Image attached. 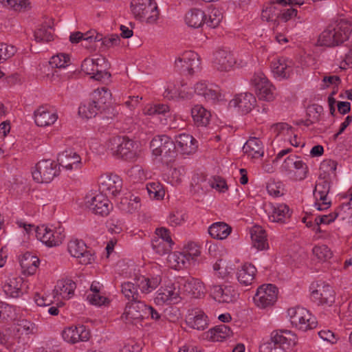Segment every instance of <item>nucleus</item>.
I'll list each match as a JSON object with an SVG mask.
<instances>
[{
	"label": "nucleus",
	"mask_w": 352,
	"mask_h": 352,
	"mask_svg": "<svg viewBox=\"0 0 352 352\" xmlns=\"http://www.w3.org/2000/svg\"><path fill=\"white\" fill-rule=\"evenodd\" d=\"M162 282L160 275H135L133 281L124 282L121 285V292L124 297L133 302L142 300L146 294L155 290Z\"/></svg>",
	"instance_id": "obj_1"
},
{
	"label": "nucleus",
	"mask_w": 352,
	"mask_h": 352,
	"mask_svg": "<svg viewBox=\"0 0 352 352\" xmlns=\"http://www.w3.org/2000/svg\"><path fill=\"white\" fill-rule=\"evenodd\" d=\"M352 32L351 23L346 19L333 20L320 34L318 43L320 46L333 47L348 41Z\"/></svg>",
	"instance_id": "obj_2"
},
{
	"label": "nucleus",
	"mask_w": 352,
	"mask_h": 352,
	"mask_svg": "<svg viewBox=\"0 0 352 352\" xmlns=\"http://www.w3.org/2000/svg\"><path fill=\"white\" fill-rule=\"evenodd\" d=\"M296 344V336L290 331L274 330L270 338L259 346V352H287L292 344Z\"/></svg>",
	"instance_id": "obj_3"
},
{
	"label": "nucleus",
	"mask_w": 352,
	"mask_h": 352,
	"mask_svg": "<svg viewBox=\"0 0 352 352\" xmlns=\"http://www.w3.org/2000/svg\"><path fill=\"white\" fill-rule=\"evenodd\" d=\"M106 146L111 153L118 158L132 161L137 157L136 142L126 136L111 137Z\"/></svg>",
	"instance_id": "obj_4"
},
{
	"label": "nucleus",
	"mask_w": 352,
	"mask_h": 352,
	"mask_svg": "<svg viewBox=\"0 0 352 352\" xmlns=\"http://www.w3.org/2000/svg\"><path fill=\"white\" fill-rule=\"evenodd\" d=\"M150 148L153 155L161 157V160L166 164L171 162L177 155L174 141L167 135L154 137L150 143Z\"/></svg>",
	"instance_id": "obj_5"
},
{
	"label": "nucleus",
	"mask_w": 352,
	"mask_h": 352,
	"mask_svg": "<svg viewBox=\"0 0 352 352\" xmlns=\"http://www.w3.org/2000/svg\"><path fill=\"white\" fill-rule=\"evenodd\" d=\"M131 8L136 19L146 20L147 23L153 24L159 18V10L155 0H132Z\"/></svg>",
	"instance_id": "obj_6"
},
{
	"label": "nucleus",
	"mask_w": 352,
	"mask_h": 352,
	"mask_svg": "<svg viewBox=\"0 0 352 352\" xmlns=\"http://www.w3.org/2000/svg\"><path fill=\"white\" fill-rule=\"evenodd\" d=\"M287 314L291 323L298 329L306 331L316 327L317 321L314 316L305 308L296 307L289 308Z\"/></svg>",
	"instance_id": "obj_7"
},
{
	"label": "nucleus",
	"mask_w": 352,
	"mask_h": 352,
	"mask_svg": "<svg viewBox=\"0 0 352 352\" xmlns=\"http://www.w3.org/2000/svg\"><path fill=\"white\" fill-rule=\"evenodd\" d=\"M281 171L289 177L301 181L305 179L308 173V166L299 156L290 155L287 157L280 166Z\"/></svg>",
	"instance_id": "obj_8"
},
{
	"label": "nucleus",
	"mask_w": 352,
	"mask_h": 352,
	"mask_svg": "<svg viewBox=\"0 0 352 352\" xmlns=\"http://www.w3.org/2000/svg\"><path fill=\"white\" fill-rule=\"evenodd\" d=\"M59 168L58 164L51 160L39 161L32 172V177L37 183H49L54 177L58 175Z\"/></svg>",
	"instance_id": "obj_9"
},
{
	"label": "nucleus",
	"mask_w": 352,
	"mask_h": 352,
	"mask_svg": "<svg viewBox=\"0 0 352 352\" xmlns=\"http://www.w3.org/2000/svg\"><path fill=\"white\" fill-rule=\"evenodd\" d=\"M199 56L193 51L185 52L175 62L177 71L185 75H193L200 69Z\"/></svg>",
	"instance_id": "obj_10"
},
{
	"label": "nucleus",
	"mask_w": 352,
	"mask_h": 352,
	"mask_svg": "<svg viewBox=\"0 0 352 352\" xmlns=\"http://www.w3.org/2000/svg\"><path fill=\"white\" fill-rule=\"evenodd\" d=\"M35 234L36 238L48 247L59 245L65 237L61 227L52 229L45 225L36 227Z\"/></svg>",
	"instance_id": "obj_11"
},
{
	"label": "nucleus",
	"mask_w": 352,
	"mask_h": 352,
	"mask_svg": "<svg viewBox=\"0 0 352 352\" xmlns=\"http://www.w3.org/2000/svg\"><path fill=\"white\" fill-rule=\"evenodd\" d=\"M85 206L92 213L102 217L107 216L113 209V204L102 193L94 197L86 196Z\"/></svg>",
	"instance_id": "obj_12"
},
{
	"label": "nucleus",
	"mask_w": 352,
	"mask_h": 352,
	"mask_svg": "<svg viewBox=\"0 0 352 352\" xmlns=\"http://www.w3.org/2000/svg\"><path fill=\"white\" fill-rule=\"evenodd\" d=\"M278 288L272 284H264L258 287L254 302L260 308L272 306L277 300Z\"/></svg>",
	"instance_id": "obj_13"
},
{
	"label": "nucleus",
	"mask_w": 352,
	"mask_h": 352,
	"mask_svg": "<svg viewBox=\"0 0 352 352\" xmlns=\"http://www.w3.org/2000/svg\"><path fill=\"white\" fill-rule=\"evenodd\" d=\"M310 298L318 305L331 306L335 302L336 293L331 286L324 282L317 283Z\"/></svg>",
	"instance_id": "obj_14"
},
{
	"label": "nucleus",
	"mask_w": 352,
	"mask_h": 352,
	"mask_svg": "<svg viewBox=\"0 0 352 352\" xmlns=\"http://www.w3.org/2000/svg\"><path fill=\"white\" fill-rule=\"evenodd\" d=\"M178 289L182 294L190 295L193 298H199L205 294V286L199 279L192 277L181 278L177 281Z\"/></svg>",
	"instance_id": "obj_15"
},
{
	"label": "nucleus",
	"mask_w": 352,
	"mask_h": 352,
	"mask_svg": "<svg viewBox=\"0 0 352 352\" xmlns=\"http://www.w3.org/2000/svg\"><path fill=\"white\" fill-rule=\"evenodd\" d=\"M99 188L106 196L116 197L122 190V180L117 175H102L98 181Z\"/></svg>",
	"instance_id": "obj_16"
},
{
	"label": "nucleus",
	"mask_w": 352,
	"mask_h": 352,
	"mask_svg": "<svg viewBox=\"0 0 352 352\" xmlns=\"http://www.w3.org/2000/svg\"><path fill=\"white\" fill-rule=\"evenodd\" d=\"M67 250L72 256L79 259L81 264L87 265L94 261V255L91 252V250L88 249L82 240H71L68 243Z\"/></svg>",
	"instance_id": "obj_17"
},
{
	"label": "nucleus",
	"mask_w": 352,
	"mask_h": 352,
	"mask_svg": "<svg viewBox=\"0 0 352 352\" xmlns=\"http://www.w3.org/2000/svg\"><path fill=\"white\" fill-rule=\"evenodd\" d=\"M270 221L284 223L289 220L292 211L285 204L270 203L266 210Z\"/></svg>",
	"instance_id": "obj_18"
},
{
	"label": "nucleus",
	"mask_w": 352,
	"mask_h": 352,
	"mask_svg": "<svg viewBox=\"0 0 352 352\" xmlns=\"http://www.w3.org/2000/svg\"><path fill=\"white\" fill-rule=\"evenodd\" d=\"M199 254L200 252L197 250L193 254L188 252H175L168 254V261L172 268L179 270L187 267Z\"/></svg>",
	"instance_id": "obj_19"
},
{
	"label": "nucleus",
	"mask_w": 352,
	"mask_h": 352,
	"mask_svg": "<svg viewBox=\"0 0 352 352\" xmlns=\"http://www.w3.org/2000/svg\"><path fill=\"white\" fill-rule=\"evenodd\" d=\"M210 292L215 300L222 303L232 302L239 296L237 292L231 285H213Z\"/></svg>",
	"instance_id": "obj_20"
},
{
	"label": "nucleus",
	"mask_w": 352,
	"mask_h": 352,
	"mask_svg": "<svg viewBox=\"0 0 352 352\" xmlns=\"http://www.w3.org/2000/svg\"><path fill=\"white\" fill-rule=\"evenodd\" d=\"M175 151L182 155H191L197 149V141L191 135L180 133L175 136Z\"/></svg>",
	"instance_id": "obj_21"
},
{
	"label": "nucleus",
	"mask_w": 352,
	"mask_h": 352,
	"mask_svg": "<svg viewBox=\"0 0 352 352\" xmlns=\"http://www.w3.org/2000/svg\"><path fill=\"white\" fill-rule=\"evenodd\" d=\"M62 337L68 343L75 344L79 341L86 342L90 338V332L85 325L69 327L65 329Z\"/></svg>",
	"instance_id": "obj_22"
},
{
	"label": "nucleus",
	"mask_w": 352,
	"mask_h": 352,
	"mask_svg": "<svg viewBox=\"0 0 352 352\" xmlns=\"http://www.w3.org/2000/svg\"><path fill=\"white\" fill-rule=\"evenodd\" d=\"M213 66L221 72L229 71L235 65L236 60L233 54L225 50H219L214 54Z\"/></svg>",
	"instance_id": "obj_23"
},
{
	"label": "nucleus",
	"mask_w": 352,
	"mask_h": 352,
	"mask_svg": "<svg viewBox=\"0 0 352 352\" xmlns=\"http://www.w3.org/2000/svg\"><path fill=\"white\" fill-rule=\"evenodd\" d=\"M59 166L67 170H78L80 168L81 157L72 149H67L59 153L57 157Z\"/></svg>",
	"instance_id": "obj_24"
},
{
	"label": "nucleus",
	"mask_w": 352,
	"mask_h": 352,
	"mask_svg": "<svg viewBox=\"0 0 352 352\" xmlns=\"http://www.w3.org/2000/svg\"><path fill=\"white\" fill-rule=\"evenodd\" d=\"M187 325L197 330H204L208 327L207 316L199 309H195L188 311L186 316Z\"/></svg>",
	"instance_id": "obj_25"
},
{
	"label": "nucleus",
	"mask_w": 352,
	"mask_h": 352,
	"mask_svg": "<svg viewBox=\"0 0 352 352\" xmlns=\"http://www.w3.org/2000/svg\"><path fill=\"white\" fill-rule=\"evenodd\" d=\"M256 268L251 263H246L238 268L236 278L242 286L251 285L254 280L256 274Z\"/></svg>",
	"instance_id": "obj_26"
},
{
	"label": "nucleus",
	"mask_w": 352,
	"mask_h": 352,
	"mask_svg": "<svg viewBox=\"0 0 352 352\" xmlns=\"http://www.w3.org/2000/svg\"><path fill=\"white\" fill-rule=\"evenodd\" d=\"M256 98L252 94H240L230 100V105L238 107L243 113H249L254 107L256 102Z\"/></svg>",
	"instance_id": "obj_27"
},
{
	"label": "nucleus",
	"mask_w": 352,
	"mask_h": 352,
	"mask_svg": "<svg viewBox=\"0 0 352 352\" xmlns=\"http://www.w3.org/2000/svg\"><path fill=\"white\" fill-rule=\"evenodd\" d=\"M56 113L50 111L45 107H40L34 111V121L38 126H47L53 124L57 120Z\"/></svg>",
	"instance_id": "obj_28"
},
{
	"label": "nucleus",
	"mask_w": 352,
	"mask_h": 352,
	"mask_svg": "<svg viewBox=\"0 0 352 352\" xmlns=\"http://www.w3.org/2000/svg\"><path fill=\"white\" fill-rule=\"evenodd\" d=\"M146 304L142 301L128 302L124 315L126 320H135L144 319Z\"/></svg>",
	"instance_id": "obj_29"
},
{
	"label": "nucleus",
	"mask_w": 352,
	"mask_h": 352,
	"mask_svg": "<svg viewBox=\"0 0 352 352\" xmlns=\"http://www.w3.org/2000/svg\"><path fill=\"white\" fill-rule=\"evenodd\" d=\"M19 263L24 274H34L39 265V258L32 253L27 252L19 257Z\"/></svg>",
	"instance_id": "obj_30"
},
{
	"label": "nucleus",
	"mask_w": 352,
	"mask_h": 352,
	"mask_svg": "<svg viewBox=\"0 0 352 352\" xmlns=\"http://www.w3.org/2000/svg\"><path fill=\"white\" fill-rule=\"evenodd\" d=\"M292 62L284 58H279L272 62V70L276 77L281 78H289L293 69Z\"/></svg>",
	"instance_id": "obj_31"
},
{
	"label": "nucleus",
	"mask_w": 352,
	"mask_h": 352,
	"mask_svg": "<svg viewBox=\"0 0 352 352\" xmlns=\"http://www.w3.org/2000/svg\"><path fill=\"white\" fill-rule=\"evenodd\" d=\"M244 153L252 158H259L264 154L261 141L256 138H250L243 145Z\"/></svg>",
	"instance_id": "obj_32"
},
{
	"label": "nucleus",
	"mask_w": 352,
	"mask_h": 352,
	"mask_svg": "<svg viewBox=\"0 0 352 352\" xmlns=\"http://www.w3.org/2000/svg\"><path fill=\"white\" fill-rule=\"evenodd\" d=\"M205 12L198 8L190 9L185 15V22L190 28H198L205 25Z\"/></svg>",
	"instance_id": "obj_33"
},
{
	"label": "nucleus",
	"mask_w": 352,
	"mask_h": 352,
	"mask_svg": "<svg viewBox=\"0 0 352 352\" xmlns=\"http://www.w3.org/2000/svg\"><path fill=\"white\" fill-rule=\"evenodd\" d=\"M102 39V34L97 33L95 30H91L87 32L85 34H82L80 32H75L70 34L69 41L72 43H78L82 41L85 42L82 44L84 47H89L87 43H91L93 42L99 41Z\"/></svg>",
	"instance_id": "obj_34"
},
{
	"label": "nucleus",
	"mask_w": 352,
	"mask_h": 352,
	"mask_svg": "<svg viewBox=\"0 0 352 352\" xmlns=\"http://www.w3.org/2000/svg\"><path fill=\"white\" fill-rule=\"evenodd\" d=\"M76 284L71 279H63L57 282L54 291L64 299H69L74 294Z\"/></svg>",
	"instance_id": "obj_35"
},
{
	"label": "nucleus",
	"mask_w": 352,
	"mask_h": 352,
	"mask_svg": "<svg viewBox=\"0 0 352 352\" xmlns=\"http://www.w3.org/2000/svg\"><path fill=\"white\" fill-rule=\"evenodd\" d=\"M145 113L148 116H158L163 124H167L168 118L171 116L170 107L165 104L151 105L146 108Z\"/></svg>",
	"instance_id": "obj_36"
},
{
	"label": "nucleus",
	"mask_w": 352,
	"mask_h": 352,
	"mask_svg": "<svg viewBox=\"0 0 352 352\" xmlns=\"http://www.w3.org/2000/svg\"><path fill=\"white\" fill-rule=\"evenodd\" d=\"M330 189V178H326L325 176L322 177V174H320L314 190V195L316 200L324 201L327 199Z\"/></svg>",
	"instance_id": "obj_37"
},
{
	"label": "nucleus",
	"mask_w": 352,
	"mask_h": 352,
	"mask_svg": "<svg viewBox=\"0 0 352 352\" xmlns=\"http://www.w3.org/2000/svg\"><path fill=\"white\" fill-rule=\"evenodd\" d=\"M23 280L21 278L9 279L3 286V290L7 296L10 298H19L23 295L21 286Z\"/></svg>",
	"instance_id": "obj_38"
},
{
	"label": "nucleus",
	"mask_w": 352,
	"mask_h": 352,
	"mask_svg": "<svg viewBox=\"0 0 352 352\" xmlns=\"http://www.w3.org/2000/svg\"><path fill=\"white\" fill-rule=\"evenodd\" d=\"M280 9L276 5L270 3L265 9H263L261 19L267 22H272V28L277 31L279 23Z\"/></svg>",
	"instance_id": "obj_39"
},
{
	"label": "nucleus",
	"mask_w": 352,
	"mask_h": 352,
	"mask_svg": "<svg viewBox=\"0 0 352 352\" xmlns=\"http://www.w3.org/2000/svg\"><path fill=\"white\" fill-rule=\"evenodd\" d=\"M232 232V228L224 222H216L208 228V233L215 239H225Z\"/></svg>",
	"instance_id": "obj_40"
},
{
	"label": "nucleus",
	"mask_w": 352,
	"mask_h": 352,
	"mask_svg": "<svg viewBox=\"0 0 352 352\" xmlns=\"http://www.w3.org/2000/svg\"><path fill=\"white\" fill-rule=\"evenodd\" d=\"M251 239L253 246L258 250H263L268 248L265 231L261 227L256 226L253 228L251 231Z\"/></svg>",
	"instance_id": "obj_41"
},
{
	"label": "nucleus",
	"mask_w": 352,
	"mask_h": 352,
	"mask_svg": "<svg viewBox=\"0 0 352 352\" xmlns=\"http://www.w3.org/2000/svg\"><path fill=\"white\" fill-rule=\"evenodd\" d=\"M191 115L195 123L198 126H207L211 117L210 112L201 105H195L191 109Z\"/></svg>",
	"instance_id": "obj_42"
},
{
	"label": "nucleus",
	"mask_w": 352,
	"mask_h": 352,
	"mask_svg": "<svg viewBox=\"0 0 352 352\" xmlns=\"http://www.w3.org/2000/svg\"><path fill=\"white\" fill-rule=\"evenodd\" d=\"M109 66V65L104 57L100 56L96 58L94 76H92V78L98 81L105 78L108 79L111 76L110 73L107 72Z\"/></svg>",
	"instance_id": "obj_43"
},
{
	"label": "nucleus",
	"mask_w": 352,
	"mask_h": 352,
	"mask_svg": "<svg viewBox=\"0 0 352 352\" xmlns=\"http://www.w3.org/2000/svg\"><path fill=\"white\" fill-rule=\"evenodd\" d=\"M91 99L100 107L101 110H104L105 105L111 100V93L109 89L103 87L94 91L91 94Z\"/></svg>",
	"instance_id": "obj_44"
},
{
	"label": "nucleus",
	"mask_w": 352,
	"mask_h": 352,
	"mask_svg": "<svg viewBox=\"0 0 352 352\" xmlns=\"http://www.w3.org/2000/svg\"><path fill=\"white\" fill-rule=\"evenodd\" d=\"M140 198L139 197H122L118 207L124 212L133 213L140 208Z\"/></svg>",
	"instance_id": "obj_45"
},
{
	"label": "nucleus",
	"mask_w": 352,
	"mask_h": 352,
	"mask_svg": "<svg viewBox=\"0 0 352 352\" xmlns=\"http://www.w3.org/2000/svg\"><path fill=\"white\" fill-rule=\"evenodd\" d=\"M175 289V287H174L173 289L171 287H167L163 289H160L158 291L157 298L161 300L163 302H177L178 299H182V297H180V294H182V293L178 289V291L176 292Z\"/></svg>",
	"instance_id": "obj_46"
},
{
	"label": "nucleus",
	"mask_w": 352,
	"mask_h": 352,
	"mask_svg": "<svg viewBox=\"0 0 352 352\" xmlns=\"http://www.w3.org/2000/svg\"><path fill=\"white\" fill-rule=\"evenodd\" d=\"M101 111L100 107H98L92 99L87 103L81 104L78 108L79 115L87 119L95 117Z\"/></svg>",
	"instance_id": "obj_47"
},
{
	"label": "nucleus",
	"mask_w": 352,
	"mask_h": 352,
	"mask_svg": "<svg viewBox=\"0 0 352 352\" xmlns=\"http://www.w3.org/2000/svg\"><path fill=\"white\" fill-rule=\"evenodd\" d=\"M211 338L214 341H222L232 336L231 329L226 324H220L210 329Z\"/></svg>",
	"instance_id": "obj_48"
},
{
	"label": "nucleus",
	"mask_w": 352,
	"mask_h": 352,
	"mask_svg": "<svg viewBox=\"0 0 352 352\" xmlns=\"http://www.w3.org/2000/svg\"><path fill=\"white\" fill-rule=\"evenodd\" d=\"M223 19V13L218 8H212L205 17V25L210 28H217Z\"/></svg>",
	"instance_id": "obj_49"
},
{
	"label": "nucleus",
	"mask_w": 352,
	"mask_h": 352,
	"mask_svg": "<svg viewBox=\"0 0 352 352\" xmlns=\"http://www.w3.org/2000/svg\"><path fill=\"white\" fill-rule=\"evenodd\" d=\"M34 36L36 42H50L53 40L52 28L50 25H41L34 31Z\"/></svg>",
	"instance_id": "obj_50"
},
{
	"label": "nucleus",
	"mask_w": 352,
	"mask_h": 352,
	"mask_svg": "<svg viewBox=\"0 0 352 352\" xmlns=\"http://www.w3.org/2000/svg\"><path fill=\"white\" fill-rule=\"evenodd\" d=\"M146 189L151 198L161 199L164 197L165 191L162 185L157 182L148 183L146 184Z\"/></svg>",
	"instance_id": "obj_51"
},
{
	"label": "nucleus",
	"mask_w": 352,
	"mask_h": 352,
	"mask_svg": "<svg viewBox=\"0 0 352 352\" xmlns=\"http://www.w3.org/2000/svg\"><path fill=\"white\" fill-rule=\"evenodd\" d=\"M337 165V162L335 160L331 159L323 160L320 166V170L322 172V175H324L326 178H330L331 175L336 176Z\"/></svg>",
	"instance_id": "obj_52"
},
{
	"label": "nucleus",
	"mask_w": 352,
	"mask_h": 352,
	"mask_svg": "<svg viewBox=\"0 0 352 352\" xmlns=\"http://www.w3.org/2000/svg\"><path fill=\"white\" fill-rule=\"evenodd\" d=\"M172 244L164 241L162 239H154L152 241L153 250L161 256L168 254L172 249Z\"/></svg>",
	"instance_id": "obj_53"
},
{
	"label": "nucleus",
	"mask_w": 352,
	"mask_h": 352,
	"mask_svg": "<svg viewBox=\"0 0 352 352\" xmlns=\"http://www.w3.org/2000/svg\"><path fill=\"white\" fill-rule=\"evenodd\" d=\"M313 254L322 262L327 261L332 257V252L326 245H316L313 248Z\"/></svg>",
	"instance_id": "obj_54"
},
{
	"label": "nucleus",
	"mask_w": 352,
	"mask_h": 352,
	"mask_svg": "<svg viewBox=\"0 0 352 352\" xmlns=\"http://www.w3.org/2000/svg\"><path fill=\"white\" fill-rule=\"evenodd\" d=\"M251 82L255 88L256 92L269 86V84L271 83L261 72L255 73L251 79Z\"/></svg>",
	"instance_id": "obj_55"
},
{
	"label": "nucleus",
	"mask_w": 352,
	"mask_h": 352,
	"mask_svg": "<svg viewBox=\"0 0 352 352\" xmlns=\"http://www.w3.org/2000/svg\"><path fill=\"white\" fill-rule=\"evenodd\" d=\"M0 3L16 11L25 10L30 4L28 0H0Z\"/></svg>",
	"instance_id": "obj_56"
},
{
	"label": "nucleus",
	"mask_w": 352,
	"mask_h": 352,
	"mask_svg": "<svg viewBox=\"0 0 352 352\" xmlns=\"http://www.w3.org/2000/svg\"><path fill=\"white\" fill-rule=\"evenodd\" d=\"M70 58L67 54H59L56 56H53L50 60V64L52 67L56 68H65L69 66L68 63Z\"/></svg>",
	"instance_id": "obj_57"
},
{
	"label": "nucleus",
	"mask_w": 352,
	"mask_h": 352,
	"mask_svg": "<svg viewBox=\"0 0 352 352\" xmlns=\"http://www.w3.org/2000/svg\"><path fill=\"white\" fill-rule=\"evenodd\" d=\"M274 91L275 87L272 83H270L269 84V86L265 87L264 89H262L259 91H257L256 93L259 100L270 102L273 101L275 98Z\"/></svg>",
	"instance_id": "obj_58"
},
{
	"label": "nucleus",
	"mask_w": 352,
	"mask_h": 352,
	"mask_svg": "<svg viewBox=\"0 0 352 352\" xmlns=\"http://www.w3.org/2000/svg\"><path fill=\"white\" fill-rule=\"evenodd\" d=\"M16 52V48L14 45L0 43V63L11 58Z\"/></svg>",
	"instance_id": "obj_59"
},
{
	"label": "nucleus",
	"mask_w": 352,
	"mask_h": 352,
	"mask_svg": "<svg viewBox=\"0 0 352 352\" xmlns=\"http://www.w3.org/2000/svg\"><path fill=\"white\" fill-rule=\"evenodd\" d=\"M129 175L135 182H140L146 179V174L143 168L139 165L133 166L128 172Z\"/></svg>",
	"instance_id": "obj_60"
},
{
	"label": "nucleus",
	"mask_w": 352,
	"mask_h": 352,
	"mask_svg": "<svg viewBox=\"0 0 352 352\" xmlns=\"http://www.w3.org/2000/svg\"><path fill=\"white\" fill-rule=\"evenodd\" d=\"M272 129L276 135H292L294 134V129L285 122H279L274 124Z\"/></svg>",
	"instance_id": "obj_61"
},
{
	"label": "nucleus",
	"mask_w": 352,
	"mask_h": 352,
	"mask_svg": "<svg viewBox=\"0 0 352 352\" xmlns=\"http://www.w3.org/2000/svg\"><path fill=\"white\" fill-rule=\"evenodd\" d=\"M209 186L219 192H224L228 190V185L224 179L220 177H214L208 181Z\"/></svg>",
	"instance_id": "obj_62"
},
{
	"label": "nucleus",
	"mask_w": 352,
	"mask_h": 352,
	"mask_svg": "<svg viewBox=\"0 0 352 352\" xmlns=\"http://www.w3.org/2000/svg\"><path fill=\"white\" fill-rule=\"evenodd\" d=\"M96 65V58H85L81 64V70L87 75H89L92 78L94 76V68Z\"/></svg>",
	"instance_id": "obj_63"
},
{
	"label": "nucleus",
	"mask_w": 352,
	"mask_h": 352,
	"mask_svg": "<svg viewBox=\"0 0 352 352\" xmlns=\"http://www.w3.org/2000/svg\"><path fill=\"white\" fill-rule=\"evenodd\" d=\"M87 299L91 305L96 306L105 305L106 302L107 301V298L103 296H101L100 292L89 294L87 296Z\"/></svg>",
	"instance_id": "obj_64"
}]
</instances>
